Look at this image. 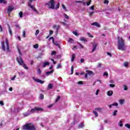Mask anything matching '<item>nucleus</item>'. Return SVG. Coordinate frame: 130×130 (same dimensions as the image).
<instances>
[{
  "label": "nucleus",
  "instance_id": "1",
  "mask_svg": "<svg viewBox=\"0 0 130 130\" xmlns=\"http://www.w3.org/2000/svg\"><path fill=\"white\" fill-rule=\"evenodd\" d=\"M118 39V49L122 50V51L126 50V46H125V43L124 40L121 37H117Z\"/></svg>",
  "mask_w": 130,
  "mask_h": 130
},
{
  "label": "nucleus",
  "instance_id": "2",
  "mask_svg": "<svg viewBox=\"0 0 130 130\" xmlns=\"http://www.w3.org/2000/svg\"><path fill=\"white\" fill-rule=\"evenodd\" d=\"M46 6H48L49 9H54V0H50L48 3H46Z\"/></svg>",
  "mask_w": 130,
  "mask_h": 130
},
{
  "label": "nucleus",
  "instance_id": "3",
  "mask_svg": "<svg viewBox=\"0 0 130 130\" xmlns=\"http://www.w3.org/2000/svg\"><path fill=\"white\" fill-rule=\"evenodd\" d=\"M42 110H43V109L40 107H35V108L31 109L29 112H30V113H34L36 112V111H42Z\"/></svg>",
  "mask_w": 130,
  "mask_h": 130
},
{
  "label": "nucleus",
  "instance_id": "4",
  "mask_svg": "<svg viewBox=\"0 0 130 130\" xmlns=\"http://www.w3.org/2000/svg\"><path fill=\"white\" fill-rule=\"evenodd\" d=\"M16 60L20 66H23V64H24V61L23 60V59L21 56H19V57H17Z\"/></svg>",
  "mask_w": 130,
  "mask_h": 130
},
{
  "label": "nucleus",
  "instance_id": "5",
  "mask_svg": "<svg viewBox=\"0 0 130 130\" xmlns=\"http://www.w3.org/2000/svg\"><path fill=\"white\" fill-rule=\"evenodd\" d=\"M32 79H34V80L35 81V82H37V83H40V84H44V81L43 80H41L37 78H34V77H33Z\"/></svg>",
  "mask_w": 130,
  "mask_h": 130
},
{
  "label": "nucleus",
  "instance_id": "6",
  "mask_svg": "<svg viewBox=\"0 0 130 130\" xmlns=\"http://www.w3.org/2000/svg\"><path fill=\"white\" fill-rule=\"evenodd\" d=\"M31 3H28V7H29V8H30V9H31L32 10H33L35 12H36V13H38V11H37L36 10V8H35V7H33L32 5H31Z\"/></svg>",
  "mask_w": 130,
  "mask_h": 130
},
{
  "label": "nucleus",
  "instance_id": "7",
  "mask_svg": "<svg viewBox=\"0 0 130 130\" xmlns=\"http://www.w3.org/2000/svg\"><path fill=\"white\" fill-rule=\"evenodd\" d=\"M97 46H98V45H97V44H96V43L94 42L93 44L92 45V50L91 51V52H94V51H95V50H96V49L97 48Z\"/></svg>",
  "mask_w": 130,
  "mask_h": 130
},
{
  "label": "nucleus",
  "instance_id": "8",
  "mask_svg": "<svg viewBox=\"0 0 130 130\" xmlns=\"http://www.w3.org/2000/svg\"><path fill=\"white\" fill-rule=\"evenodd\" d=\"M92 26H96V27H98V28H100L101 26L98 22H94L91 24Z\"/></svg>",
  "mask_w": 130,
  "mask_h": 130
},
{
  "label": "nucleus",
  "instance_id": "9",
  "mask_svg": "<svg viewBox=\"0 0 130 130\" xmlns=\"http://www.w3.org/2000/svg\"><path fill=\"white\" fill-rule=\"evenodd\" d=\"M14 9L15 8L14 7L12 6H9L7 11L8 12H12V11H13Z\"/></svg>",
  "mask_w": 130,
  "mask_h": 130
},
{
  "label": "nucleus",
  "instance_id": "10",
  "mask_svg": "<svg viewBox=\"0 0 130 130\" xmlns=\"http://www.w3.org/2000/svg\"><path fill=\"white\" fill-rule=\"evenodd\" d=\"M5 42L6 43V45H7V51L8 50H10V46H9V41L8 40V39H6L5 40Z\"/></svg>",
  "mask_w": 130,
  "mask_h": 130
},
{
  "label": "nucleus",
  "instance_id": "11",
  "mask_svg": "<svg viewBox=\"0 0 130 130\" xmlns=\"http://www.w3.org/2000/svg\"><path fill=\"white\" fill-rule=\"evenodd\" d=\"M2 49H3L4 51H6V47H5V41H2L1 42Z\"/></svg>",
  "mask_w": 130,
  "mask_h": 130
},
{
  "label": "nucleus",
  "instance_id": "12",
  "mask_svg": "<svg viewBox=\"0 0 130 130\" xmlns=\"http://www.w3.org/2000/svg\"><path fill=\"white\" fill-rule=\"evenodd\" d=\"M107 94H108V96H112V95H113V91L109 90L107 92Z\"/></svg>",
  "mask_w": 130,
  "mask_h": 130
},
{
  "label": "nucleus",
  "instance_id": "13",
  "mask_svg": "<svg viewBox=\"0 0 130 130\" xmlns=\"http://www.w3.org/2000/svg\"><path fill=\"white\" fill-rule=\"evenodd\" d=\"M47 66H49V62L46 61L44 62V63L43 64V68H45V67H47Z\"/></svg>",
  "mask_w": 130,
  "mask_h": 130
},
{
  "label": "nucleus",
  "instance_id": "14",
  "mask_svg": "<svg viewBox=\"0 0 130 130\" xmlns=\"http://www.w3.org/2000/svg\"><path fill=\"white\" fill-rule=\"evenodd\" d=\"M8 2L6 0H0V4H4V5H7Z\"/></svg>",
  "mask_w": 130,
  "mask_h": 130
},
{
  "label": "nucleus",
  "instance_id": "15",
  "mask_svg": "<svg viewBox=\"0 0 130 130\" xmlns=\"http://www.w3.org/2000/svg\"><path fill=\"white\" fill-rule=\"evenodd\" d=\"M86 72L89 76H92V75H93V71L90 70H86Z\"/></svg>",
  "mask_w": 130,
  "mask_h": 130
},
{
  "label": "nucleus",
  "instance_id": "16",
  "mask_svg": "<svg viewBox=\"0 0 130 130\" xmlns=\"http://www.w3.org/2000/svg\"><path fill=\"white\" fill-rule=\"evenodd\" d=\"M9 28V32L11 36H13V33L12 32V29H11V26L10 25H8Z\"/></svg>",
  "mask_w": 130,
  "mask_h": 130
},
{
  "label": "nucleus",
  "instance_id": "17",
  "mask_svg": "<svg viewBox=\"0 0 130 130\" xmlns=\"http://www.w3.org/2000/svg\"><path fill=\"white\" fill-rule=\"evenodd\" d=\"M80 41H82L83 42H87V41H88V40H87V39H86L85 38H81Z\"/></svg>",
  "mask_w": 130,
  "mask_h": 130
},
{
  "label": "nucleus",
  "instance_id": "18",
  "mask_svg": "<svg viewBox=\"0 0 130 130\" xmlns=\"http://www.w3.org/2000/svg\"><path fill=\"white\" fill-rule=\"evenodd\" d=\"M31 114V112H28V113H24L23 114V116L26 117V116H28V115H30Z\"/></svg>",
  "mask_w": 130,
  "mask_h": 130
},
{
  "label": "nucleus",
  "instance_id": "19",
  "mask_svg": "<svg viewBox=\"0 0 130 130\" xmlns=\"http://www.w3.org/2000/svg\"><path fill=\"white\" fill-rule=\"evenodd\" d=\"M53 87V85H52V83H49L48 85V89H52Z\"/></svg>",
  "mask_w": 130,
  "mask_h": 130
},
{
  "label": "nucleus",
  "instance_id": "20",
  "mask_svg": "<svg viewBox=\"0 0 130 130\" xmlns=\"http://www.w3.org/2000/svg\"><path fill=\"white\" fill-rule=\"evenodd\" d=\"M54 72V70H52L51 71L49 72H47L46 73V75H50V74H53V73Z\"/></svg>",
  "mask_w": 130,
  "mask_h": 130
},
{
  "label": "nucleus",
  "instance_id": "21",
  "mask_svg": "<svg viewBox=\"0 0 130 130\" xmlns=\"http://www.w3.org/2000/svg\"><path fill=\"white\" fill-rule=\"evenodd\" d=\"M84 123H81L80 124H79L78 125V127H79V128L84 127Z\"/></svg>",
  "mask_w": 130,
  "mask_h": 130
},
{
  "label": "nucleus",
  "instance_id": "22",
  "mask_svg": "<svg viewBox=\"0 0 130 130\" xmlns=\"http://www.w3.org/2000/svg\"><path fill=\"white\" fill-rule=\"evenodd\" d=\"M75 54H72V59H71V61L73 62V61H74V60H75Z\"/></svg>",
  "mask_w": 130,
  "mask_h": 130
},
{
  "label": "nucleus",
  "instance_id": "23",
  "mask_svg": "<svg viewBox=\"0 0 130 130\" xmlns=\"http://www.w3.org/2000/svg\"><path fill=\"white\" fill-rule=\"evenodd\" d=\"M113 116H116L117 115V110H115L113 113Z\"/></svg>",
  "mask_w": 130,
  "mask_h": 130
},
{
  "label": "nucleus",
  "instance_id": "24",
  "mask_svg": "<svg viewBox=\"0 0 130 130\" xmlns=\"http://www.w3.org/2000/svg\"><path fill=\"white\" fill-rule=\"evenodd\" d=\"M38 47H39V45H38V44H36V45H34V48L35 49H37Z\"/></svg>",
  "mask_w": 130,
  "mask_h": 130
},
{
  "label": "nucleus",
  "instance_id": "25",
  "mask_svg": "<svg viewBox=\"0 0 130 130\" xmlns=\"http://www.w3.org/2000/svg\"><path fill=\"white\" fill-rule=\"evenodd\" d=\"M87 34L88 37H90V38H93L94 37V36L91 35V33H90V32H87Z\"/></svg>",
  "mask_w": 130,
  "mask_h": 130
},
{
  "label": "nucleus",
  "instance_id": "26",
  "mask_svg": "<svg viewBox=\"0 0 130 130\" xmlns=\"http://www.w3.org/2000/svg\"><path fill=\"white\" fill-rule=\"evenodd\" d=\"M68 42H69V43H73V42H74V40L72 38H69Z\"/></svg>",
  "mask_w": 130,
  "mask_h": 130
},
{
  "label": "nucleus",
  "instance_id": "27",
  "mask_svg": "<svg viewBox=\"0 0 130 130\" xmlns=\"http://www.w3.org/2000/svg\"><path fill=\"white\" fill-rule=\"evenodd\" d=\"M20 18H23V12L20 11L19 13Z\"/></svg>",
  "mask_w": 130,
  "mask_h": 130
},
{
  "label": "nucleus",
  "instance_id": "28",
  "mask_svg": "<svg viewBox=\"0 0 130 130\" xmlns=\"http://www.w3.org/2000/svg\"><path fill=\"white\" fill-rule=\"evenodd\" d=\"M22 36L24 38L26 37V31L25 30H23L22 32Z\"/></svg>",
  "mask_w": 130,
  "mask_h": 130
},
{
  "label": "nucleus",
  "instance_id": "29",
  "mask_svg": "<svg viewBox=\"0 0 130 130\" xmlns=\"http://www.w3.org/2000/svg\"><path fill=\"white\" fill-rule=\"evenodd\" d=\"M21 66H23L24 69H25V70H28V67L26 66V64L24 63L21 65Z\"/></svg>",
  "mask_w": 130,
  "mask_h": 130
},
{
  "label": "nucleus",
  "instance_id": "30",
  "mask_svg": "<svg viewBox=\"0 0 130 130\" xmlns=\"http://www.w3.org/2000/svg\"><path fill=\"white\" fill-rule=\"evenodd\" d=\"M122 121H120L119 122V125L120 126V127H122V126H123V124L122 123Z\"/></svg>",
  "mask_w": 130,
  "mask_h": 130
},
{
  "label": "nucleus",
  "instance_id": "31",
  "mask_svg": "<svg viewBox=\"0 0 130 130\" xmlns=\"http://www.w3.org/2000/svg\"><path fill=\"white\" fill-rule=\"evenodd\" d=\"M124 103V100H119V104H123V103Z\"/></svg>",
  "mask_w": 130,
  "mask_h": 130
},
{
  "label": "nucleus",
  "instance_id": "32",
  "mask_svg": "<svg viewBox=\"0 0 130 130\" xmlns=\"http://www.w3.org/2000/svg\"><path fill=\"white\" fill-rule=\"evenodd\" d=\"M91 2H92V0H89L88 2L86 3V5L90 6V5H91Z\"/></svg>",
  "mask_w": 130,
  "mask_h": 130
},
{
  "label": "nucleus",
  "instance_id": "33",
  "mask_svg": "<svg viewBox=\"0 0 130 130\" xmlns=\"http://www.w3.org/2000/svg\"><path fill=\"white\" fill-rule=\"evenodd\" d=\"M64 18H66V19H67L68 20H69V19H70V17H69V16L67 15V14L64 13Z\"/></svg>",
  "mask_w": 130,
  "mask_h": 130
},
{
  "label": "nucleus",
  "instance_id": "34",
  "mask_svg": "<svg viewBox=\"0 0 130 130\" xmlns=\"http://www.w3.org/2000/svg\"><path fill=\"white\" fill-rule=\"evenodd\" d=\"M93 112L94 114H95V117H98V113L97 112H96L95 111H93Z\"/></svg>",
  "mask_w": 130,
  "mask_h": 130
},
{
  "label": "nucleus",
  "instance_id": "35",
  "mask_svg": "<svg viewBox=\"0 0 130 130\" xmlns=\"http://www.w3.org/2000/svg\"><path fill=\"white\" fill-rule=\"evenodd\" d=\"M72 33H73L75 36H79V34H78L76 31H73Z\"/></svg>",
  "mask_w": 130,
  "mask_h": 130
},
{
  "label": "nucleus",
  "instance_id": "36",
  "mask_svg": "<svg viewBox=\"0 0 130 130\" xmlns=\"http://www.w3.org/2000/svg\"><path fill=\"white\" fill-rule=\"evenodd\" d=\"M40 99L42 100V99H44V95H43V94H41L40 95Z\"/></svg>",
  "mask_w": 130,
  "mask_h": 130
},
{
  "label": "nucleus",
  "instance_id": "37",
  "mask_svg": "<svg viewBox=\"0 0 130 130\" xmlns=\"http://www.w3.org/2000/svg\"><path fill=\"white\" fill-rule=\"evenodd\" d=\"M59 6H60V3H59V2H58V4L56 6V7H55L56 10H57V9H58V8H59Z\"/></svg>",
  "mask_w": 130,
  "mask_h": 130
},
{
  "label": "nucleus",
  "instance_id": "38",
  "mask_svg": "<svg viewBox=\"0 0 130 130\" xmlns=\"http://www.w3.org/2000/svg\"><path fill=\"white\" fill-rule=\"evenodd\" d=\"M51 39L52 40L53 43H54V38H53V37H51L49 39V40H51Z\"/></svg>",
  "mask_w": 130,
  "mask_h": 130
},
{
  "label": "nucleus",
  "instance_id": "39",
  "mask_svg": "<svg viewBox=\"0 0 130 130\" xmlns=\"http://www.w3.org/2000/svg\"><path fill=\"white\" fill-rule=\"evenodd\" d=\"M60 68H61V64L60 63L58 64L57 65L56 69H60Z\"/></svg>",
  "mask_w": 130,
  "mask_h": 130
},
{
  "label": "nucleus",
  "instance_id": "40",
  "mask_svg": "<svg viewBox=\"0 0 130 130\" xmlns=\"http://www.w3.org/2000/svg\"><path fill=\"white\" fill-rule=\"evenodd\" d=\"M55 54H56V52L54 51H52L51 55H55Z\"/></svg>",
  "mask_w": 130,
  "mask_h": 130
},
{
  "label": "nucleus",
  "instance_id": "41",
  "mask_svg": "<svg viewBox=\"0 0 130 130\" xmlns=\"http://www.w3.org/2000/svg\"><path fill=\"white\" fill-rule=\"evenodd\" d=\"M60 99V96H58L56 99L55 102H58V101Z\"/></svg>",
  "mask_w": 130,
  "mask_h": 130
},
{
  "label": "nucleus",
  "instance_id": "42",
  "mask_svg": "<svg viewBox=\"0 0 130 130\" xmlns=\"http://www.w3.org/2000/svg\"><path fill=\"white\" fill-rule=\"evenodd\" d=\"M74 74V67H71V75H73Z\"/></svg>",
  "mask_w": 130,
  "mask_h": 130
},
{
  "label": "nucleus",
  "instance_id": "43",
  "mask_svg": "<svg viewBox=\"0 0 130 130\" xmlns=\"http://www.w3.org/2000/svg\"><path fill=\"white\" fill-rule=\"evenodd\" d=\"M52 34H53V31L50 30L49 31V36H51V35H52Z\"/></svg>",
  "mask_w": 130,
  "mask_h": 130
},
{
  "label": "nucleus",
  "instance_id": "44",
  "mask_svg": "<svg viewBox=\"0 0 130 130\" xmlns=\"http://www.w3.org/2000/svg\"><path fill=\"white\" fill-rule=\"evenodd\" d=\"M123 88H124V91H126L127 90V86H126V85H123Z\"/></svg>",
  "mask_w": 130,
  "mask_h": 130
},
{
  "label": "nucleus",
  "instance_id": "45",
  "mask_svg": "<svg viewBox=\"0 0 130 130\" xmlns=\"http://www.w3.org/2000/svg\"><path fill=\"white\" fill-rule=\"evenodd\" d=\"M125 126H126V127H127V128H130V124H125Z\"/></svg>",
  "mask_w": 130,
  "mask_h": 130
},
{
  "label": "nucleus",
  "instance_id": "46",
  "mask_svg": "<svg viewBox=\"0 0 130 130\" xmlns=\"http://www.w3.org/2000/svg\"><path fill=\"white\" fill-rule=\"evenodd\" d=\"M93 14H94V12H89V16H90V17H92V15Z\"/></svg>",
  "mask_w": 130,
  "mask_h": 130
},
{
  "label": "nucleus",
  "instance_id": "47",
  "mask_svg": "<svg viewBox=\"0 0 130 130\" xmlns=\"http://www.w3.org/2000/svg\"><path fill=\"white\" fill-rule=\"evenodd\" d=\"M77 43H78V44L79 45L81 48H82V49L84 48V46L83 45H82V44H81V43H80L79 42H78Z\"/></svg>",
  "mask_w": 130,
  "mask_h": 130
},
{
  "label": "nucleus",
  "instance_id": "48",
  "mask_svg": "<svg viewBox=\"0 0 130 130\" xmlns=\"http://www.w3.org/2000/svg\"><path fill=\"white\" fill-rule=\"evenodd\" d=\"M17 50H18L20 55H22V53L21 52V51H20V49L19 48V47H17Z\"/></svg>",
  "mask_w": 130,
  "mask_h": 130
},
{
  "label": "nucleus",
  "instance_id": "49",
  "mask_svg": "<svg viewBox=\"0 0 130 130\" xmlns=\"http://www.w3.org/2000/svg\"><path fill=\"white\" fill-rule=\"evenodd\" d=\"M112 106H118V104L117 103L115 104H112Z\"/></svg>",
  "mask_w": 130,
  "mask_h": 130
},
{
  "label": "nucleus",
  "instance_id": "50",
  "mask_svg": "<svg viewBox=\"0 0 130 130\" xmlns=\"http://www.w3.org/2000/svg\"><path fill=\"white\" fill-rule=\"evenodd\" d=\"M38 34H39V30L37 29L36 31L35 35L37 36V35H38Z\"/></svg>",
  "mask_w": 130,
  "mask_h": 130
},
{
  "label": "nucleus",
  "instance_id": "51",
  "mask_svg": "<svg viewBox=\"0 0 130 130\" xmlns=\"http://www.w3.org/2000/svg\"><path fill=\"white\" fill-rule=\"evenodd\" d=\"M102 66V64H101V63H98V67H97V68H101Z\"/></svg>",
  "mask_w": 130,
  "mask_h": 130
},
{
  "label": "nucleus",
  "instance_id": "52",
  "mask_svg": "<svg viewBox=\"0 0 130 130\" xmlns=\"http://www.w3.org/2000/svg\"><path fill=\"white\" fill-rule=\"evenodd\" d=\"M110 87H111V88H114V87H115V84H110Z\"/></svg>",
  "mask_w": 130,
  "mask_h": 130
},
{
  "label": "nucleus",
  "instance_id": "53",
  "mask_svg": "<svg viewBox=\"0 0 130 130\" xmlns=\"http://www.w3.org/2000/svg\"><path fill=\"white\" fill-rule=\"evenodd\" d=\"M38 74H39L40 75L41 74L42 71H41V70H40V69H39L38 70Z\"/></svg>",
  "mask_w": 130,
  "mask_h": 130
},
{
  "label": "nucleus",
  "instance_id": "54",
  "mask_svg": "<svg viewBox=\"0 0 130 130\" xmlns=\"http://www.w3.org/2000/svg\"><path fill=\"white\" fill-rule=\"evenodd\" d=\"M15 26L16 27V28H18V29H21V27H20V25H18V24H16L15 25Z\"/></svg>",
  "mask_w": 130,
  "mask_h": 130
},
{
  "label": "nucleus",
  "instance_id": "55",
  "mask_svg": "<svg viewBox=\"0 0 130 130\" xmlns=\"http://www.w3.org/2000/svg\"><path fill=\"white\" fill-rule=\"evenodd\" d=\"M89 9L94 11V10H95V9H94V6H92L91 7H90Z\"/></svg>",
  "mask_w": 130,
  "mask_h": 130
},
{
  "label": "nucleus",
  "instance_id": "56",
  "mask_svg": "<svg viewBox=\"0 0 130 130\" xmlns=\"http://www.w3.org/2000/svg\"><path fill=\"white\" fill-rule=\"evenodd\" d=\"M62 9H63V10H67L66 6L63 4L62 5Z\"/></svg>",
  "mask_w": 130,
  "mask_h": 130
},
{
  "label": "nucleus",
  "instance_id": "57",
  "mask_svg": "<svg viewBox=\"0 0 130 130\" xmlns=\"http://www.w3.org/2000/svg\"><path fill=\"white\" fill-rule=\"evenodd\" d=\"M55 45H56L57 46H59V44L57 43V42H55V43H53Z\"/></svg>",
  "mask_w": 130,
  "mask_h": 130
},
{
  "label": "nucleus",
  "instance_id": "58",
  "mask_svg": "<svg viewBox=\"0 0 130 130\" xmlns=\"http://www.w3.org/2000/svg\"><path fill=\"white\" fill-rule=\"evenodd\" d=\"M104 4H109V1L108 0H105Z\"/></svg>",
  "mask_w": 130,
  "mask_h": 130
},
{
  "label": "nucleus",
  "instance_id": "59",
  "mask_svg": "<svg viewBox=\"0 0 130 130\" xmlns=\"http://www.w3.org/2000/svg\"><path fill=\"white\" fill-rule=\"evenodd\" d=\"M78 84V85H83V81H79Z\"/></svg>",
  "mask_w": 130,
  "mask_h": 130
},
{
  "label": "nucleus",
  "instance_id": "60",
  "mask_svg": "<svg viewBox=\"0 0 130 130\" xmlns=\"http://www.w3.org/2000/svg\"><path fill=\"white\" fill-rule=\"evenodd\" d=\"M100 90L99 89H98L95 92V95H98V94L99 93Z\"/></svg>",
  "mask_w": 130,
  "mask_h": 130
},
{
  "label": "nucleus",
  "instance_id": "61",
  "mask_svg": "<svg viewBox=\"0 0 130 130\" xmlns=\"http://www.w3.org/2000/svg\"><path fill=\"white\" fill-rule=\"evenodd\" d=\"M104 76H106L107 77V76H108V73L107 72H105L104 73Z\"/></svg>",
  "mask_w": 130,
  "mask_h": 130
},
{
  "label": "nucleus",
  "instance_id": "62",
  "mask_svg": "<svg viewBox=\"0 0 130 130\" xmlns=\"http://www.w3.org/2000/svg\"><path fill=\"white\" fill-rule=\"evenodd\" d=\"M0 104H1V105H2V106L4 105V102H3V101H0Z\"/></svg>",
  "mask_w": 130,
  "mask_h": 130
},
{
  "label": "nucleus",
  "instance_id": "63",
  "mask_svg": "<svg viewBox=\"0 0 130 130\" xmlns=\"http://www.w3.org/2000/svg\"><path fill=\"white\" fill-rule=\"evenodd\" d=\"M80 61L81 63H83V62H84V61H85V59L82 58V59H81Z\"/></svg>",
  "mask_w": 130,
  "mask_h": 130
},
{
  "label": "nucleus",
  "instance_id": "64",
  "mask_svg": "<svg viewBox=\"0 0 130 130\" xmlns=\"http://www.w3.org/2000/svg\"><path fill=\"white\" fill-rule=\"evenodd\" d=\"M124 66L125 67H128V63L127 62H125V64H124Z\"/></svg>",
  "mask_w": 130,
  "mask_h": 130
}]
</instances>
